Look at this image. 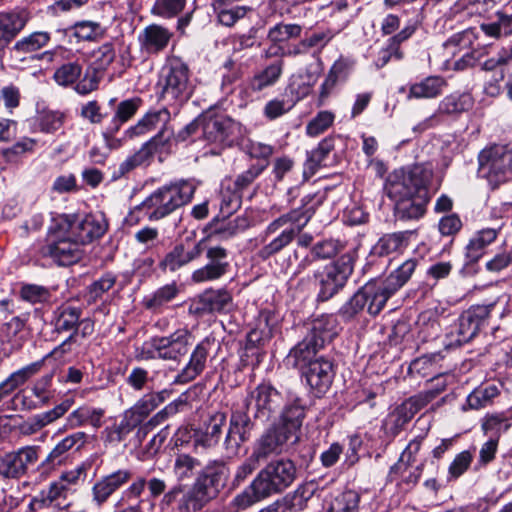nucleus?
Returning <instances> with one entry per match:
<instances>
[{
	"label": "nucleus",
	"mask_w": 512,
	"mask_h": 512,
	"mask_svg": "<svg viewBox=\"0 0 512 512\" xmlns=\"http://www.w3.org/2000/svg\"><path fill=\"white\" fill-rule=\"evenodd\" d=\"M432 171L422 165H414L408 169L395 170L387 179L386 191L394 201L397 220H418L426 213L430 200L428 183Z\"/></svg>",
	"instance_id": "1"
},
{
	"label": "nucleus",
	"mask_w": 512,
	"mask_h": 512,
	"mask_svg": "<svg viewBox=\"0 0 512 512\" xmlns=\"http://www.w3.org/2000/svg\"><path fill=\"white\" fill-rule=\"evenodd\" d=\"M296 473V466L289 459L271 461L243 492L233 498L230 510L239 512L271 495L282 493L294 482Z\"/></svg>",
	"instance_id": "2"
},
{
	"label": "nucleus",
	"mask_w": 512,
	"mask_h": 512,
	"mask_svg": "<svg viewBox=\"0 0 512 512\" xmlns=\"http://www.w3.org/2000/svg\"><path fill=\"white\" fill-rule=\"evenodd\" d=\"M230 470L223 460L209 461L178 503L179 512H198L226 486Z\"/></svg>",
	"instance_id": "3"
},
{
	"label": "nucleus",
	"mask_w": 512,
	"mask_h": 512,
	"mask_svg": "<svg viewBox=\"0 0 512 512\" xmlns=\"http://www.w3.org/2000/svg\"><path fill=\"white\" fill-rule=\"evenodd\" d=\"M194 192V184L187 180L171 182L152 192L136 210L149 221H159L190 202Z\"/></svg>",
	"instance_id": "4"
},
{
	"label": "nucleus",
	"mask_w": 512,
	"mask_h": 512,
	"mask_svg": "<svg viewBox=\"0 0 512 512\" xmlns=\"http://www.w3.org/2000/svg\"><path fill=\"white\" fill-rule=\"evenodd\" d=\"M334 335L328 318L313 320L305 337L290 350L287 362L295 368H306L318 358L317 353L331 342Z\"/></svg>",
	"instance_id": "5"
},
{
	"label": "nucleus",
	"mask_w": 512,
	"mask_h": 512,
	"mask_svg": "<svg viewBox=\"0 0 512 512\" xmlns=\"http://www.w3.org/2000/svg\"><path fill=\"white\" fill-rule=\"evenodd\" d=\"M158 87L160 98L164 101L179 103L187 101L193 91L187 64L179 57L169 59L161 70Z\"/></svg>",
	"instance_id": "6"
},
{
	"label": "nucleus",
	"mask_w": 512,
	"mask_h": 512,
	"mask_svg": "<svg viewBox=\"0 0 512 512\" xmlns=\"http://www.w3.org/2000/svg\"><path fill=\"white\" fill-rule=\"evenodd\" d=\"M354 257L340 256L336 261L315 269L313 277L319 287L318 299L327 301L344 288L354 270Z\"/></svg>",
	"instance_id": "7"
},
{
	"label": "nucleus",
	"mask_w": 512,
	"mask_h": 512,
	"mask_svg": "<svg viewBox=\"0 0 512 512\" xmlns=\"http://www.w3.org/2000/svg\"><path fill=\"white\" fill-rule=\"evenodd\" d=\"M283 404V396L275 387L261 383L248 393L241 405L255 421L266 423L280 414Z\"/></svg>",
	"instance_id": "8"
},
{
	"label": "nucleus",
	"mask_w": 512,
	"mask_h": 512,
	"mask_svg": "<svg viewBox=\"0 0 512 512\" xmlns=\"http://www.w3.org/2000/svg\"><path fill=\"white\" fill-rule=\"evenodd\" d=\"M479 173L494 187L512 179V147L494 145L479 154Z\"/></svg>",
	"instance_id": "9"
},
{
	"label": "nucleus",
	"mask_w": 512,
	"mask_h": 512,
	"mask_svg": "<svg viewBox=\"0 0 512 512\" xmlns=\"http://www.w3.org/2000/svg\"><path fill=\"white\" fill-rule=\"evenodd\" d=\"M108 224L103 215H64L59 220V231L73 237L81 246L102 237Z\"/></svg>",
	"instance_id": "10"
},
{
	"label": "nucleus",
	"mask_w": 512,
	"mask_h": 512,
	"mask_svg": "<svg viewBox=\"0 0 512 512\" xmlns=\"http://www.w3.org/2000/svg\"><path fill=\"white\" fill-rule=\"evenodd\" d=\"M387 300L377 286V281H369L361 287L339 310V316L350 321L367 307L370 315H378Z\"/></svg>",
	"instance_id": "11"
},
{
	"label": "nucleus",
	"mask_w": 512,
	"mask_h": 512,
	"mask_svg": "<svg viewBox=\"0 0 512 512\" xmlns=\"http://www.w3.org/2000/svg\"><path fill=\"white\" fill-rule=\"evenodd\" d=\"M173 136L172 129H169L167 125L162 127L161 130L153 138L143 144L137 152L119 164L118 168L115 169L112 174V179H119L135 168L148 164L155 153L168 150Z\"/></svg>",
	"instance_id": "12"
},
{
	"label": "nucleus",
	"mask_w": 512,
	"mask_h": 512,
	"mask_svg": "<svg viewBox=\"0 0 512 512\" xmlns=\"http://www.w3.org/2000/svg\"><path fill=\"white\" fill-rule=\"evenodd\" d=\"M256 422L241 404L233 406L224 438V448L228 454L236 455L242 444L251 439Z\"/></svg>",
	"instance_id": "13"
},
{
	"label": "nucleus",
	"mask_w": 512,
	"mask_h": 512,
	"mask_svg": "<svg viewBox=\"0 0 512 512\" xmlns=\"http://www.w3.org/2000/svg\"><path fill=\"white\" fill-rule=\"evenodd\" d=\"M203 138L210 143L231 146L243 135L242 125L225 115L202 118Z\"/></svg>",
	"instance_id": "14"
},
{
	"label": "nucleus",
	"mask_w": 512,
	"mask_h": 512,
	"mask_svg": "<svg viewBox=\"0 0 512 512\" xmlns=\"http://www.w3.org/2000/svg\"><path fill=\"white\" fill-rule=\"evenodd\" d=\"M206 264L193 271L191 281L195 284L212 282L224 277L230 270L229 253L226 248L215 245L208 246L205 239Z\"/></svg>",
	"instance_id": "15"
},
{
	"label": "nucleus",
	"mask_w": 512,
	"mask_h": 512,
	"mask_svg": "<svg viewBox=\"0 0 512 512\" xmlns=\"http://www.w3.org/2000/svg\"><path fill=\"white\" fill-rule=\"evenodd\" d=\"M495 303L473 305L459 317L457 338L450 345L461 346L471 341L488 323Z\"/></svg>",
	"instance_id": "16"
},
{
	"label": "nucleus",
	"mask_w": 512,
	"mask_h": 512,
	"mask_svg": "<svg viewBox=\"0 0 512 512\" xmlns=\"http://www.w3.org/2000/svg\"><path fill=\"white\" fill-rule=\"evenodd\" d=\"M205 238L198 241H190L188 238L184 242L175 245L159 263L163 271L176 272L189 263L197 260L204 253Z\"/></svg>",
	"instance_id": "17"
},
{
	"label": "nucleus",
	"mask_w": 512,
	"mask_h": 512,
	"mask_svg": "<svg viewBox=\"0 0 512 512\" xmlns=\"http://www.w3.org/2000/svg\"><path fill=\"white\" fill-rule=\"evenodd\" d=\"M193 344L192 333L185 329H178L169 336L153 337V346L158 350V358L177 361L185 356Z\"/></svg>",
	"instance_id": "18"
},
{
	"label": "nucleus",
	"mask_w": 512,
	"mask_h": 512,
	"mask_svg": "<svg viewBox=\"0 0 512 512\" xmlns=\"http://www.w3.org/2000/svg\"><path fill=\"white\" fill-rule=\"evenodd\" d=\"M39 448L26 446L15 452L5 454L0 459V475L5 478H19L38 460Z\"/></svg>",
	"instance_id": "19"
},
{
	"label": "nucleus",
	"mask_w": 512,
	"mask_h": 512,
	"mask_svg": "<svg viewBox=\"0 0 512 512\" xmlns=\"http://www.w3.org/2000/svg\"><path fill=\"white\" fill-rule=\"evenodd\" d=\"M57 239L45 247V254L49 255L58 265L69 266L78 262L83 256L82 246L68 234L57 230Z\"/></svg>",
	"instance_id": "20"
},
{
	"label": "nucleus",
	"mask_w": 512,
	"mask_h": 512,
	"mask_svg": "<svg viewBox=\"0 0 512 512\" xmlns=\"http://www.w3.org/2000/svg\"><path fill=\"white\" fill-rule=\"evenodd\" d=\"M288 443L294 444L293 438L283 428L273 426L259 437L252 454L262 462L272 455L280 454Z\"/></svg>",
	"instance_id": "21"
},
{
	"label": "nucleus",
	"mask_w": 512,
	"mask_h": 512,
	"mask_svg": "<svg viewBox=\"0 0 512 512\" xmlns=\"http://www.w3.org/2000/svg\"><path fill=\"white\" fill-rule=\"evenodd\" d=\"M304 369V376L308 385L317 394H323L330 388L334 378L331 361L321 356Z\"/></svg>",
	"instance_id": "22"
},
{
	"label": "nucleus",
	"mask_w": 512,
	"mask_h": 512,
	"mask_svg": "<svg viewBox=\"0 0 512 512\" xmlns=\"http://www.w3.org/2000/svg\"><path fill=\"white\" fill-rule=\"evenodd\" d=\"M74 402L73 397H66L51 410L32 416L21 425V432L25 435H31L40 431L42 428L63 417L73 406Z\"/></svg>",
	"instance_id": "23"
},
{
	"label": "nucleus",
	"mask_w": 512,
	"mask_h": 512,
	"mask_svg": "<svg viewBox=\"0 0 512 512\" xmlns=\"http://www.w3.org/2000/svg\"><path fill=\"white\" fill-rule=\"evenodd\" d=\"M315 213V208L309 206L308 208H297L289 211L273 220L265 229V237L268 238L277 234L279 230L284 228L287 224H290L289 228H299V233L302 232L303 228L310 221Z\"/></svg>",
	"instance_id": "24"
},
{
	"label": "nucleus",
	"mask_w": 512,
	"mask_h": 512,
	"mask_svg": "<svg viewBox=\"0 0 512 512\" xmlns=\"http://www.w3.org/2000/svg\"><path fill=\"white\" fill-rule=\"evenodd\" d=\"M232 303L231 293L225 289H207L198 297L195 312L200 314L220 313L228 309Z\"/></svg>",
	"instance_id": "25"
},
{
	"label": "nucleus",
	"mask_w": 512,
	"mask_h": 512,
	"mask_svg": "<svg viewBox=\"0 0 512 512\" xmlns=\"http://www.w3.org/2000/svg\"><path fill=\"white\" fill-rule=\"evenodd\" d=\"M211 341L204 339L194 348L188 364L175 377L174 383L184 384L194 380L205 368Z\"/></svg>",
	"instance_id": "26"
},
{
	"label": "nucleus",
	"mask_w": 512,
	"mask_h": 512,
	"mask_svg": "<svg viewBox=\"0 0 512 512\" xmlns=\"http://www.w3.org/2000/svg\"><path fill=\"white\" fill-rule=\"evenodd\" d=\"M418 261L416 259H408L402 263L395 271H393L385 280L377 281V286L384 294L386 300L394 295L415 272Z\"/></svg>",
	"instance_id": "27"
},
{
	"label": "nucleus",
	"mask_w": 512,
	"mask_h": 512,
	"mask_svg": "<svg viewBox=\"0 0 512 512\" xmlns=\"http://www.w3.org/2000/svg\"><path fill=\"white\" fill-rule=\"evenodd\" d=\"M30 14L25 9L0 13V43L5 47L25 27Z\"/></svg>",
	"instance_id": "28"
},
{
	"label": "nucleus",
	"mask_w": 512,
	"mask_h": 512,
	"mask_svg": "<svg viewBox=\"0 0 512 512\" xmlns=\"http://www.w3.org/2000/svg\"><path fill=\"white\" fill-rule=\"evenodd\" d=\"M282 423L277 425L293 438V443L299 441V433L305 418V407L299 399H295L291 404L284 405L280 412Z\"/></svg>",
	"instance_id": "29"
},
{
	"label": "nucleus",
	"mask_w": 512,
	"mask_h": 512,
	"mask_svg": "<svg viewBox=\"0 0 512 512\" xmlns=\"http://www.w3.org/2000/svg\"><path fill=\"white\" fill-rule=\"evenodd\" d=\"M171 37L172 33L165 27L151 24L139 35V42L145 52L157 54L167 47Z\"/></svg>",
	"instance_id": "30"
},
{
	"label": "nucleus",
	"mask_w": 512,
	"mask_h": 512,
	"mask_svg": "<svg viewBox=\"0 0 512 512\" xmlns=\"http://www.w3.org/2000/svg\"><path fill=\"white\" fill-rule=\"evenodd\" d=\"M416 31V24H408L403 27L399 33L388 39L386 48L379 51L375 64L378 68L384 67L392 57L396 60L403 58V51L400 49L401 43L408 40Z\"/></svg>",
	"instance_id": "31"
},
{
	"label": "nucleus",
	"mask_w": 512,
	"mask_h": 512,
	"mask_svg": "<svg viewBox=\"0 0 512 512\" xmlns=\"http://www.w3.org/2000/svg\"><path fill=\"white\" fill-rule=\"evenodd\" d=\"M131 476V472L128 470H118L103 477L93 486L94 500L99 505L104 503L112 493L126 484L130 480Z\"/></svg>",
	"instance_id": "32"
},
{
	"label": "nucleus",
	"mask_w": 512,
	"mask_h": 512,
	"mask_svg": "<svg viewBox=\"0 0 512 512\" xmlns=\"http://www.w3.org/2000/svg\"><path fill=\"white\" fill-rule=\"evenodd\" d=\"M170 119V113L166 108L150 111L143 116L136 125L131 126L125 131V135L128 138H134L140 135H144L158 126H166Z\"/></svg>",
	"instance_id": "33"
},
{
	"label": "nucleus",
	"mask_w": 512,
	"mask_h": 512,
	"mask_svg": "<svg viewBox=\"0 0 512 512\" xmlns=\"http://www.w3.org/2000/svg\"><path fill=\"white\" fill-rule=\"evenodd\" d=\"M87 435L84 432H76L60 441L48 454L43 464L51 466L60 465L66 458L69 450H79L86 442Z\"/></svg>",
	"instance_id": "34"
},
{
	"label": "nucleus",
	"mask_w": 512,
	"mask_h": 512,
	"mask_svg": "<svg viewBox=\"0 0 512 512\" xmlns=\"http://www.w3.org/2000/svg\"><path fill=\"white\" fill-rule=\"evenodd\" d=\"M299 235V228L284 227L267 244L257 251L259 259L266 261L289 246Z\"/></svg>",
	"instance_id": "35"
},
{
	"label": "nucleus",
	"mask_w": 512,
	"mask_h": 512,
	"mask_svg": "<svg viewBox=\"0 0 512 512\" xmlns=\"http://www.w3.org/2000/svg\"><path fill=\"white\" fill-rule=\"evenodd\" d=\"M50 40V35L44 31L33 32L18 40L10 49V55L14 59L23 60L24 55L43 48Z\"/></svg>",
	"instance_id": "36"
},
{
	"label": "nucleus",
	"mask_w": 512,
	"mask_h": 512,
	"mask_svg": "<svg viewBox=\"0 0 512 512\" xmlns=\"http://www.w3.org/2000/svg\"><path fill=\"white\" fill-rule=\"evenodd\" d=\"M43 364L44 360L36 361L12 373L0 384V401L37 374Z\"/></svg>",
	"instance_id": "37"
},
{
	"label": "nucleus",
	"mask_w": 512,
	"mask_h": 512,
	"mask_svg": "<svg viewBox=\"0 0 512 512\" xmlns=\"http://www.w3.org/2000/svg\"><path fill=\"white\" fill-rule=\"evenodd\" d=\"M82 310L68 304L61 305L54 312V327L58 333L74 332L78 333L79 319Z\"/></svg>",
	"instance_id": "38"
},
{
	"label": "nucleus",
	"mask_w": 512,
	"mask_h": 512,
	"mask_svg": "<svg viewBox=\"0 0 512 512\" xmlns=\"http://www.w3.org/2000/svg\"><path fill=\"white\" fill-rule=\"evenodd\" d=\"M473 97L469 93H454L442 99L439 103L437 114L459 115L472 108Z\"/></svg>",
	"instance_id": "39"
},
{
	"label": "nucleus",
	"mask_w": 512,
	"mask_h": 512,
	"mask_svg": "<svg viewBox=\"0 0 512 512\" xmlns=\"http://www.w3.org/2000/svg\"><path fill=\"white\" fill-rule=\"evenodd\" d=\"M445 86L446 81L444 78L439 76H429L410 86L408 98H435L442 93Z\"/></svg>",
	"instance_id": "40"
},
{
	"label": "nucleus",
	"mask_w": 512,
	"mask_h": 512,
	"mask_svg": "<svg viewBox=\"0 0 512 512\" xmlns=\"http://www.w3.org/2000/svg\"><path fill=\"white\" fill-rule=\"evenodd\" d=\"M226 425V415L223 412L213 414L206 424L205 431L201 434L197 442L206 447H214L220 440L222 429Z\"/></svg>",
	"instance_id": "41"
},
{
	"label": "nucleus",
	"mask_w": 512,
	"mask_h": 512,
	"mask_svg": "<svg viewBox=\"0 0 512 512\" xmlns=\"http://www.w3.org/2000/svg\"><path fill=\"white\" fill-rule=\"evenodd\" d=\"M283 67L284 61L282 59H278L277 61L268 65L261 73L254 76V78L251 80V89L255 92H258L276 83L282 74Z\"/></svg>",
	"instance_id": "42"
},
{
	"label": "nucleus",
	"mask_w": 512,
	"mask_h": 512,
	"mask_svg": "<svg viewBox=\"0 0 512 512\" xmlns=\"http://www.w3.org/2000/svg\"><path fill=\"white\" fill-rule=\"evenodd\" d=\"M361 496L354 490H346L334 498L328 504L326 512H359Z\"/></svg>",
	"instance_id": "43"
},
{
	"label": "nucleus",
	"mask_w": 512,
	"mask_h": 512,
	"mask_svg": "<svg viewBox=\"0 0 512 512\" xmlns=\"http://www.w3.org/2000/svg\"><path fill=\"white\" fill-rule=\"evenodd\" d=\"M341 250V245L336 240H324L316 243L311 248L312 258H304L299 264V269H304L307 265H310L315 259H328L336 256Z\"/></svg>",
	"instance_id": "44"
},
{
	"label": "nucleus",
	"mask_w": 512,
	"mask_h": 512,
	"mask_svg": "<svg viewBox=\"0 0 512 512\" xmlns=\"http://www.w3.org/2000/svg\"><path fill=\"white\" fill-rule=\"evenodd\" d=\"M496 21L482 25V30L488 36L494 38L506 37L512 34V12L498 11L495 14Z\"/></svg>",
	"instance_id": "45"
},
{
	"label": "nucleus",
	"mask_w": 512,
	"mask_h": 512,
	"mask_svg": "<svg viewBox=\"0 0 512 512\" xmlns=\"http://www.w3.org/2000/svg\"><path fill=\"white\" fill-rule=\"evenodd\" d=\"M496 385L490 384L474 389L467 397V404L471 409H481L492 404L493 399L499 395Z\"/></svg>",
	"instance_id": "46"
},
{
	"label": "nucleus",
	"mask_w": 512,
	"mask_h": 512,
	"mask_svg": "<svg viewBox=\"0 0 512 512\" xmlns=\"http://www.w3.org/2000/svg\"><path fill=\"white\" fill-rule=\"evenodd\" d=\"M334 144L331 138L323 139L317 148L312 150L305 163L304 175H314L316 169L322 164L327 155L333 150Z\"/></svg>",
	"instance_id": "47"
},
{
	"label": "nucleus",
	"mask_w": 512,
	"mask_h": 512,
	"mask_svg": "<svg viewBox=\"0 0 512 512\" xmlns=\"http://www.w3.org/2000/svg\"><path fill=\"white\" fill-rule=\"evenodd\" d=\"M67 489L68 488L67 485L64 483V479L53 482L49 485L47 490L41 491V493L38 496L32 499L30 506L32 509L34 507H48L53 503V501L64 496Z\"/></svg>",
	"instance_id": "48"
},
{
	"label": "nucleus",
	"mask_w": 512,
	"mask_h": 512,
	"mask_svg": "<svg viewBox=\"0 0 512 512\" xmlns=\"http://www.w3.org/2000/svg\"><path fill=\"white\" fill-rule=\"evenodd\" d=\"M403 233L383 235L371 249L372 256L384 257L398 251L403 245Z\"/></svg>",
	"instance_id": "49"
},
{
	"label": "nucleus",
	"mask_w": 512,
	"mask_h": 512,
	"mask_svg": "<svg viewBox=\"0 0 512 512\" xmlns=\"http://www.w3.org/2000/svg\"><path fill=\"white\" fill-rule=\"evenodd\" d=\"M311 494L312 492H308L305 488H298L291 496L289 504L276 501L259 512H285L287 508L302 510Z\"/></svg>",
	"instance_id": "50"
},
{
	"label": "nucleus",
	"mask_w": 512,
	"mask_h": 512,
	"mask_svg": "<svg viewBox=\"0 0 512 512\" xmlns=\"http://www.w3.org/2000/svg\"><path fill=\"white\" fill-rule=\"evenodd\" d=\"M200 467L201 462L199 459L183 453L176 456L173 471L179 480H184L191 478Z\"/></svg>",
	"instance_id": "51"
},
{
	"label": "nucleus",
	"mask_w": 512,
	"mask_h": 512,
	"mask_svg": "<svg viewBox=\"0 0 512 512\" xmlns=\"http://www.w3.org/2000/svg\"><path fill=\"white\" fill-rule=\"evenodd\" d=\"M178 294V288L175 283L167 284L157 289L151 296L144 299V305L147 309H157L173 300Z\"/></svg>",
	"instance_id": "52"
},
{
	"label": "nucleus",
	"mask_w": 512,
	"mask_h": 512,
	"mask_svg": "<svg viewBox=\"0 0 512 512\" xmlns=\"http://www.w3.org/2000/svg\"><path fill=\"white\" fill-rule=\"evenodd\" d=\"M302 27L298 24L279 23L271 27L268 31L267 38L270 42L283 43L301 35Z\"/></svg>",
	"instance_id": "53"
},
{
	"label": "nucleus",
	"mask_w": 512,
	"mask_h": 512,
	"mask_svg": "<svg viewBox=\"0 0 512 512\" xmlns=\"http://www.w3.org/2000/svg\"><path fill=\"white\" fill-rule=\"evenodd\" d=\"M140 104V99L132 98L121 101L115 110V114L111 119V125H116L121 128V126L130 120L137 112Z\"/></svg>",
	"instance_id": "54"
},
{
	"label": "nucleus",
	"mask_w": 512,
	"mask_h": 512,
	"mask_svg": "<svg viewBox=\"0 0 512 512\" xmlns=\"http://www.w3.org/2000/svg\"><path fill=\"white\" fill-rule=\"evenodd\" d=\"M51 380V375H45L36 381V383L32 387V393L37 398L38 401L33 405H29V409L44 407L51 403L54 397L53 393L49 390Z\"/></svg>",
	"instance_id": "55"
},
{
	"label": "nucleus",
	"mask_w": 512,
	"mask_h": 512,
	"mask_svg": "<svg viewBox=\"0 0 512 512\" xmlns=\"http://www.w3.org/2000/svg\"><path fill=\"white\" fill-rule=\"evenodd\" d=\"M168 395L167 390L148 393L140 398L134 406L146 419L152 411L166 400Z\"/></svg>",
	"instance_id": "56"
},
{
	"label": "nucleus",
	"mask_w": 512,
	"mask_h": 512,
	"mask_svg": "<svg viewBox=\"0 0 512 512\" xmlns=\"http://www.w3.org/2000/svg\"><path fill=\"white\" fill-rule=\"evenodd\" d=\"M186 0H156L151 13L162 18H173L184 9Z\"/></svg>",
	"instance_id": "57"
},
{
	"label": "nucleus",
	"mask_w": 512,
	"mask_h": 512,
	"mask_svg": "<svg viewBox=\"0 0 512 512\" xmlns=\"http://www.w3.org/2000/svg\"><path fill=\"white\" fill-rule=\"evenodd\" d=\"M20 297L31 304L45 303L50 300L51 292L42 285L24 284L20 289Z\"/></svg>",
	"instance_id": "58"
},
{
	"label": "nucleus",
	"mask_w": 512,
	"mask_h": 512,
	"mask_svg": "<svg viewBox=\"0 0 512 512\" xmlns=\"http://www.w3.org/2000/svg\"><path fill=\"white\" fill-rule=\"evenodd\" d=\"M481 426L485 433L493 432L499 438L502 432L510 429L511 423L503 413H492L484 417Z\"/></svg>",
	"instance_id": "59"
},
{
	"label": "nucleus",
	"mask_w": 512,
	"mask_h": 512,
	"mask_svg": "<svg viewBox=\"0 0 512 512\" xmlns=\"http://www.w3.org/2000/svg\"><path fill=\"white\" fill-rule=\"evenodd\" d=\"M82 73V66L78 62H68L60 66L54 73L55 81L62 86L75 83Z\"/></svg>",
	"instance_id": "60"
},
{
	"label": "nucleus",
	"mask_w": 512,
	"mask_h": 512,
	"mask_svg": "<svg viewBox=\"0 0 512 512\" xmlns=\"http://www.w3.org/2000/svg\"><path fill=\"white\" fill-rule=\"evenodd\" d=\"M334 114L330 111H320L306 126V133L315 137L325 132L334 122Z\"/></svg>",
	"instance_id": "61"
},
{
	"label": "nucleus",
	"mask_w": 512,
	"mask_h": 512,
	"mask_svg": "<svg viewBox=\"0 0 512 512\" xmlns=\"http://www.w3.org/2000/svg\"><path fill=\"white\" fill-rule=\"evenodd\" d=\"M267 163H256L237 176L234 182L235 190L239 193L247 189L255 179L266 169Z\"/></svg>",
	"instance_id": "62"
},
{
	"label": "nucleus",
	"mask_w": 512,
	"mask_h": 512,
	"mask_svg": "<svg viewBox=\"0 0 512 512\" xmlns=\"http://www.w3.org/2000/svg\"><path fill=\"white\" fill-rule=\"evenodd\" d=\"M104 34V29L100 24L92 21H83L74 26V35L80 40L92 41Z\"/></svg>",
	"instance_id": "63"
},
{
	"label": "nucleus",
	"mask_w": 512,
	"mask_h": 512,
	"mask_svg": "<svg viewBox=\"0 0 512 512\" xmlns=\"http://www.w3.org/2000/svg\"><path fill=\"white\" fill-rule=\"evenodd\" d=\"M93 57L96 70H106L116 57L113 43L106 42L102 44L98 49L93 51Z\"/></svg>",
	"instance_id": "64"
}]
</instances>
